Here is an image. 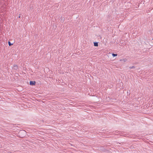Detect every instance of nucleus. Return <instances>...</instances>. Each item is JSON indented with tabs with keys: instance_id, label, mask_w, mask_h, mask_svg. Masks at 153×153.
<instances>
[{
	"instance_id": "obj_11",
	"label": "nucleus",
	"mask_w": 153,
	"mask_h": 153,
	"mask_svg": "<svg viewBox=\"0 0 153 153\" xmlns=\"http://www.w3.org/2000/svg\"><path fill=\"white\" fill-rule=\"evenodd\" d=\"M40 123H39L38 124V125H39V126H40Z\"/></svg>"
},
{
	"instance_id": "obj_15",
	"label": "nucleus",
	"mask_w": 153,
	"mask_h": 153,
	"mask_svg": "<svg viewBox=\"0 0 153 153\" xmlns=\"http://www.w3.org/2000/svg\"><path fill=\"white\" fill-rule=\"evenodd\" d=\"M152 40H153V39H152Z\"/></svg>"
},
{
	"instance_id": "obj_4",
	"label": "nucleus",
	"mask_w": 153,
	"mask_h": 153,
	"mask_svg": "<svg viewBox=\"0 0 153 153\" xmlns=\"http://www.w3.org/2000/svg\"><path fill=\"white\" fill-rule=\"evenodd\" d=\"M94 45L95 47L98 46V42H94Z\"/></svg>"
},
{
	"instance_id": "obj_8",
	"label": "nucleus",
	"mask_w": 153,
	"mask_h": 153,
	"mask_svg": "<svg viewBox=\"0 0 153 153\" xmlns=\"http://www.w3.org/2000/svg\"><path fill=\"white\" fill-rule=\"evenodd\" d=\"M127 94L128 95H129L130 94V90L127 91Z\"/></svg>"
},
{
	"instance_id": "obj_3",
	"label": "nucleus",
	"mask_w": 153,
	"mask_h": 153,
	"mask_svg": "<svg viewBox=\"0 0 153 153\" xmlns=\"http://www.w3.org/2000/svg\"><path fill=\"white\" fill-rule=\"evenodd\" d=\"M13 68L14 70H16L18 68V66L16 65H13Z\"/></svg>"
},
{
	"instance_id": "obj_7",
	"label": "nucleus",
	"mask_w": 153,
	"mask_h": 153,
	"mask_svg": "<svg viewBox=\"0 0 153 153\" xmlns=\"http://www.w3.org/2000/svg\"><path fill=\"white\" fill-rule=\"evenodd\" d=\"M117 54H115L114 53H112V56H113V57L117 56Z\"/></svg>"
},
{
	"instance_id": "obj_10",
	"label": "nucleus",
	"mask_w": 153,
	"mask_h": 153,
	"mask_svg": "<svg viewBox=\"0 0 153 153\" xmlns=\"http://www.w3.org/2000/svg\"><path fill=\"white\" fill-rule=\"evenodd\" d=\"M106 152H108V153H111V151H109V150H108L107 149H106Z\"/></svg>"
},
{
	"instance_id": "obj_6",
	"label": "nucleus",
	"mask_w": 153,
	"mask_h": 153,
	"mask_svg": "<svg viewBox=\"0 0 153 153\" xmlns=\"http://www.w3.org/2000/svg\"><path fill=\"white\" fill-rule=\"evenodd\" d=\"M8 44L10 46H11V45H12L13 44V43H11L10 42V41H9L8 42Z\"/></svg>"
},
{
	"instance_id": "obj_14",
	"label": "nucleus",
	"mask_w": 153,
	"mask_h": 153,
	"mask_svg": "<svg viewBox=\"0 0 153 153\" xmlns=\"http://www.w3.org/2000/svg\"><path fill=\"white\" fill-rule=\"evenodd\" d=\"M123 85V83H120V85Z\"/></svg>"
},
{
	"instance_id": "obj_13",
	"label": "nucleus",
	"mask_w": 153,
	"mask_h": 153,
	"mask_svg": "<svg viewBox=\"0 0 153 153\" xmlns=\"http://www.w3.org/2000/svg\"><path fill=\"white\" fill-rule=\"evenodd\" d=\"M42 122H43V123H44V120H42Z\"/></svg>"
},
{
	"instance_id": "obj_5",
	"label": "nucleus",
	"mask_w": 153,
	"mask_h": 153,
	"mask_svg": "<svg viewBox=\"0 0 153 153\" xmlns=\"http://www.w3.org/2000/svg\"><path fill=\"white\" fill-rule=\"evenodd\" d=\"M25 133V131L24 130H21L19 132V134H22V133Z\"/></svg>"
},
{
	"instance_id": "obj_2",
	"label": "nucleus",
	"mask_w": 153,
	"mask_h": 153,
	"mask_svg": "<svg viewBox=\"0 0 153 153\" xmlns=\"http://www.w3.org/2000/svg\"><path fill=\"white\" fill-rule=\"evenodd\" d=\"M36 82L35 81H30V85H35Z\"/></svg>"
},
{
	"instance_id": "obj_12",
	"label": "nucleus",
	"mask_w": 153,
	"mask_h": 153,
	"mask_svg": "<svg viewBox=\"0 0 153 153\" xmlns=\"http://www.w3.org/2000/svg\"><path fill=\"white\" fill-rule=\"evenodd\" d=\"M20 17H21L20 14H19V18H20Z\"/></svg>"
},
{
	"instance_id": "obj_1",
	"label": "nucleus",
	"mask_w": 153,
	"mask_h": 153,
	"mask_svg": "<svg viewBox=\"0 0 153 153\" xmlns=\"http://www.w3.org/2000/svg\"><path fill=\"white\" fill-rule=\"evenodd\" d=\"M100 149L103 152H106V149L104 148L103 146H101Z\"/></svg>"
},
{
	"instance_id": "obj_9",
	"label": "nucleus",
	"mask_w": 153,
	"mask_h": 153,
	"mask_svg": "<svg viewBox=\"0 0 153 153\" xmlns=\"http://www.w3.org/2000/svg\"><path fill=\"white\" fill-rule=\"evenodd\" d=\"M135 68V67L134 66H131V67H130L129 68L130 69H131V68Z\"/></svg>"
}]
</instances>
